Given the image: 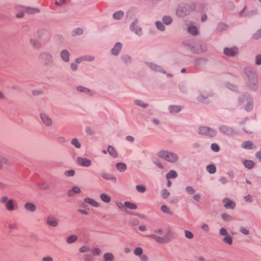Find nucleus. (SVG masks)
I'll return each mask as SVG.
<instances>
[{
  "label": "nucleus",
  "mask_w": 261,
  "mask_h": 261,
  "mask_svg": "<svg viewBox=\"0 0 261 261\" xmlns=\"http://www.w3.org/2000/svg\"><path fill=\"white\" fill-rule=\"evenodd\" d=\"M241 147L245 149L251 150L255 148V145L251 141H246L242 143Z\"/></svg>",
  "instance_id": "nucleus-29"
},
{
  "label": "nucleus",
  "mask_w": 261,
  "mask_h": 261,
  "mask_svg": "<svg viewBox=\"0 0 261 261\" xmlns=\"http://www.w3.org/2000/svg\"><path fill=\"white\" fill-rule=\"evenodd\" d=\"M177 173L173 170L169 171L166 175V177L168 179L175 178L177 177Z\"/></svg>",
  "instance_id": "nucleus-38"
},
{
  "label": "nucleus",
  "mask_w": 261,
  "mask_h": 261,
  "mask_svg": "<svg viewBox=\"0 0 261 261\" xmlns=\"http://www.w3.org/2000/svg\"><path fill=\"white\" fill-rule=\"evenodd\" d=\"M117 169L120 172L124 171L126 168V165L122 162L117 163L116 165Z\"/></svg>",
  "instance_id": "nucleus-42"
},
{
  "label": "nucleus",
  "mask_w": 261,
  "mask_h": 261,
  "mask_svg": "<svg viewBox=\"0 0 261 261\" xmlns=\"http://www.w3.org/2000/svg\"><path fill=\"white\" fill-rule=\"evenodd\" d=\"M158 156L159 158L171 163H176L179 159L178 155L176 153L166 150H162L159 151L158 152Z\"/></svg>",
  "instance_id": "nucleus-1"
},
{
  "label": "nucleus",
  "mask_w": 261,
  "mask_h": 261,
  "mask_svg": "<svg viewBox=\"0 0 261 261\" xmlns=\"http://www.w3.org/2000/svg\"><path fill=\"white\" fill-rule=\"evenodd\" d=\"M162 20L163 22L166 25H169L172 22V18L169 16H164Z\"/></svg>",
  "instance_id": "nucleus-48"
},
{
  "label": "nucleus",
  "mask_w": 261,
  "mask_h": 261,
  "mask_svg": "<svg viewBox=\"0 0 261 261\" xmlns=\"http://www.w3.org/2000/svg\"><path fill=\"white\" fill-rule=\"evenodd\" d=\"M84 201L85 202L90 204L91 205H92V206H93L94 207H98L99 206V204L98 202L96 201L93 199H92V198H85Z\"/></svg>",
  "instance_id": "nucleus-34"
},
{
  "label": "nucleus",
  "mask_w": 261,
  "mask_h": 261,
  "mask_svg": "<svg viewBox=\"0 0 261 261\" xmlns=\"http://www.w3.org/2000/svg\"><path fill=\"white\" fill-rule=\"evenodd\" d=\"M30 44L36 49H39L41 47L40 41L36 39L31 38L30 40Z\"/></svg>",
  "instance_id": "nucleus-33"
},
{
  "label": "nucleus",
  "mask_w": 261,
  "mask_h": 261,
  "mask_svg": "<svg viewBox=\"0 0 261 261\" xmlns=\"http://www.w3.org/2000/svg\"><path fill=\"white\" fill-rule=\"evenodd\" d=\"M136 188V190L141 193H144L146 190L145 186L143 185H137Z\"/></svg>",
  "instance_id": "nucleus-56"
},
{
  "label": "nucleus",
  "mask_w": 261,
  "mask_h": 261,
  "mask_svg": "<svg viewBox=\"0 0 261 261\" xmlns=\"http://www.w3.org/2000/svg\"><path fill=\"white\" fill-rule=\"evenodd\" d=\"M6 208L8 211H13L15 210V204L14 199L10 198L9 200L5 204Z\"/></svg>",
  "instance_id": "nucleus-28"
},
{
  "label": "nucleus",
  "mask_w": 261,
  "mask_h": 261,
  "mask_svg": "<svg viewBox=\"0 0 261 261\" xmlns=\"http://www.w3.org/2000/svg\"><path fill=\"white\" fill-rule=\"evenodd\" d=\"M77 162L78 164L82 167H88L91 165V161L85 158L79 157L77 159Z\"/></svg>",
  "instance_id": "nucleus-22"
},
{
  "label": "nucleus",
  "mask_w": 261,
  "mask_h": 261,
  "mask_svg": "<svg viewBox=\"0 0 261 261\" xmlns=\"http://www.w3.org/2000/svg\"><path fill=\"white\" fill-rule=\"evenodd\" d=\"M24 208L30 212H35L36 211V206L30 202H26L24 205Z\"/></svg>",
  "instance_id": "nucleus-31"
},
{
  "label": "nucleus",
  "mask_w": 261,
  "mask_h": 261,
  "mask_svg": "<svg viewBox=\"0 0 261 261\" xmlns=\"http://www.w3.org/2000/svg\"><path fill=\"white\" fill-rule=\"evenodd\" d=\"M134 103L138 106L142 108H146L148 106V104L144 102L142 100L140 99H135L134 100Z\"/></svg>",
  "instance_id": "nucleus-43"
},
{
  "label": "nucleus",
  "mask_w": 261,
  "mask_h": 261,
  "mask_svg": "<svg viewBox=\"0 0 261 261\" xmlns=\"http://www.w3.org/2000/svg\"><path fill=\"white\" fill-rule=\"evenodd\" d=\"M143 252V249L141 247H137L134 250V253L137 256H141Z\"/></svg>",
  "instance_id": "nucleus-60"
},
{
  "label": "nucleus",
  "mask_w": 261,
  "mask_h": 261,
  "mask_svg": "<svg viewBox=\"0 0 261 261\" xmlns=\"http://www.w3.org/2000/svg\"><path fill=\"white\" fill-rule=\"evenodd\" d=\"M261 38V29L258 30L253 36V38L257 40Z\"/></svg>",
  "instance_id": "nucleus-64"
},
{
  "label": "nucleus",
  "mask_w": 261,
  "mask_h": 261,
  "mask_svg": "<svg viewBox=\"0 0 261 261\" xmlns=\"http://www.w3.org/2000/svg\"><path fill=\"white\" fill-rule=\"evenodd\" d=\"M18 8L22 9V11H24L25 12L29 13V14H35L39 12V10L38 9L36 8H33L31 7H22L21 6H19L18 7Z\"/></svg>",
  "instance_id": "nucleus-27"
},
{
  "label": "nucleus",
  "mask_w": 261,
  "mask_h": 261,
  "mask_svg": "<svg viewBox=\"0 0 261 261\" xmlns=\"http://www.w3.org/2000/svg\"><path fill=\"white\" fill-rule=\"evenodd\" d=\"M146 237H148V238H152V239H154L156 242L162 244V241H161L162 239H161V237L156 236L153 233L147 234L146 236Z\"/></svg>",
  "instance_id": "nucleus-50"
},
{
  "label": "nucleus",
  "mask_w": 261,
  "mask_h": 261,
  "mask_svg": "<svg viewBox=\"0 0 261 261\" xmlns=\"http://www.w3.org/2000/svg\"><path fill=\"white\" fill-rule=\"evenodd\" d=\"M41 121L47 127L51 126L53 124V120L50 116L46 113H41L39 114Z\"/></svg>",
  "instance_id": "nucleus-15"
},
{
  "label": "nucleus",
  "mask_w": 261,
  "mask_h": 261,
  "mask_svg": "<svg viewBox=\"0 0 261 261\" xmlns=\"http://www.w3.org/2000/svg\"><path fill=\"white\" fill-rule=\"evenodd\" d=\"M228 25H227L226 24H225L224 23L221 22L218 24V26L217 28V30L218 32H221V31L226 30L228 29Z\"/></svg>",
  "instance_id": "nucleus-47"
},
{
  "label": "nucleus",
  "mask_w": 261,
  "mask_h": 261,
  "mask_svg": "<svg viewBox=\"0 0 261 261\" xmlns=\"http://www.w3.org/2000/svg\"><path fill=\"white\" fill-rule=\"evenodd\" d=\"M60 58L65 63H68L70 60V54L66 49H63L60 53Z\"/></svg>",
  "instance_id": "nucleus-18"
},
{
  "label": "nucleus",
  "mask_w": 261,
  "mask_h": 261,
  "mask_svg": "<svg viewBox=\"0 0 261 261\" xmlns=\"http://www.w3.org/2000/svg\"><path fill=\"white\" fill-rule=\"evenodd\" d=\"M138 23V20L137 19H134L130 24V31L135 33L137 35L140 37L143 34L142 29L141 27L137 25Z\"/></svg>",
  "instance_id": "nucleus-10"
},
{
  "label": "nucleus",
  "mask_w": 261,
  "mask_h": 261,
  "mask_svg": "<svg viewBox=\"0 0 261 261\" xmlns=\"http://www.w3.org/2000/svg\"><path fill=\"white\" fill-rule=\"evenodd\" d=\"M105 261H112L114 259V255L110 252L106 253L103 256Z\"/></svg>",
  "instance_id": "nucleus-45"
},
{
  "label": "nucleus",
  "mask_w": 261,
  "mask_h": 261,
  "mask_svg": "<svg viewBox=\"0 0 261 261\" xmlns=\"http://www.w3.org/2000/svg\"><path fill=\"white\" fill-rule=\"evenodd\" d=\"M173 237V234L170 229H168L166 234L163 237H161L162 244L168 243Z\"/></svg>",
  "instance_id": "nucleus-24"
},
{
  "label": "nucleus",
  "mask_w": 261,
  "mask_h": 261,
  "mask_svg": "<svg viewBox=\"0 0 261 261\" xmlns=\"http://www.w3.org/2000/svg\"><path fill=\"white\" fill-rule=\"evenodd\" d=\"M192 11V6L185 3L179 5L176 10V15L181 18H183L190 14Z\"/></svg>",
  "instance_id": "nucleus-5"
},
{
  "label": "nucleus",
  "mask_w": 261,
  "mask_h": 261,
  "mask_svg": "<svg viewBox=\"0 0 261 261\" xmlns=\"http://www.w3.org/2000/svg\"><path fill=\"white\" fill-rule=\"evenodd\" d=\"M168 109L170 113H177L181 110V107L177 105H170Z\"/></svg>",
  "instance_id": "nucleus-32"
},
{
  "label": "nucleus",
  "mask_w": 261,
  "mask_h": 261,
  "mask_svg": "<svg viewBox=\"0 0 261 261\" xmlns=\"http://www.w3.org/2000/svg\"><path fill=\"white\" fill-rule=\"evenodd\" d=\"M197 133L209 138H214L218 134V131L216 129L205 125L200 126L198 128Z\"/></svg>",
  "instance_id": "nucleus-4"
},
{
  "label": "nucleus",
  "mask_w": 261,
  "mask_h": 261,
  "mask_svg": "<svg viewBox=\"0 0 261 261\" xmlns=\"http://www.w3.org/2000/svg\"><path fill=\"white\" fill-rule=\"evenodd\" d=\"M38 58L45 66H50L53 65L54 62L53 56L48 51H42L40 53Z\"/></svg>",
  "instance_id": "nucleus-7"
},
{
  "label": "nucleus",
  "mask_w": 261,
  "mask_h": 261,
  "mask_svg": "<svg viewBox=\"0 0 261 261\" xmlns=\"http://www.w3.org/2000/svg\"><path fill=\"white\" fill-rule=\"evenodd\" d=\"M81 192V189L77 187H73L72 189L68 191V195L69 196H72L75 194H78Z\"/></svg>",
  "instance_id": "nucleus-36"
},
{
  "label": "nucleus",
  "mask_w": 261,
  "mask_h": 261,
  "mask_svg": "<svg viewBox=\"0 0 261 261\" xmlns=\"http://www.w3.org/2000/svg\"><path fill=\"white\" fill-rule=\"evenodd\" d=\"M214 93L211 90H206L199 92L197 99L202 103L207 102V99L213 96Z\"/></svg>",
  "instance_id": "nucleus-9"
},
{
  "label": "nucleus",
  "mask_w": 261,
  "mask_h": 261,
  "mask_svg": "<svg viewBox=\"0 0 261 261\" xmlns=\"http://www.w3.org/2000/svg\"><path fill=\"white\" fill-rule=\"evenodd\" d=\"M206 61L207 60L204 58H196L193 61V65L196 68L200 69L204 66Z\"/></svg>",
  "instance_id": "nucleus-19"
},
{
  "label": "nucleus",
  "mask_w": 261,
  "mask_h": 261,
  "mask_svg": "<svg viewBox=\"0 0 261 261\" xmlns=\"http://www.w3.org/2000/svg\"><path fill=\"white\" fill-rule=\"evenodd\" d=\"M185 191L187 194L189 195H192L194 194L195 193L196 190L192 186H188L186 187Z\"/></svg>",
  "instance_id": "nucleus-55"
},
{
  "label": "nucleus",
  "mask_w": 261,
  "mask_h": 261,
  "mask_svg": "<svg viewBox=\"0 0 261 261\" xmlns=\"http://www.w3.org/2000/svg\"><path fill=\"white\" fill-rule=\"evenodd\" d=\"M184 232H185V237L189 239H192L194 238L193 233L192 232H191L190 231L186 230H185Z\"/></svg>",
  "instance_id": "nucleus-63"
},
{
  "label": "nucleus",
  "mask_w": 261,
  "mask_h": 261,
  "mask_svg": "<svg viewBox=\"0 0 261 261\" xmlns=\"http://www.w3.org/2000/svg\"><path fill=\"white\" fill-rule=\"evenodd\" d=\"M180 91L183 93H186L187 92V86L184 83H181L178 85Z\"/></svg>",
  "instance_id": "nucleus-57"
},
{
  "label": "nucleus",
  "mask_w": 261,
  "mask_h": 261,
  "mask_svg": "<svg viewBox=\"0 0 261 261\" xmlns=\"http://www.w3.org/2000/svg\"><path fill=\"white\" fill-rule=\"evenodd\" d=\"M223 203H224V206L227 209H233L236 206V203L228 198L224 199Z\"/></svg>",
  "instance_id": "nucleus-25"
},
{
  "label": "nucleus",
  "mask_w": 261,
  "mask_h": 261,
  "mask_svg": "<svg viewBox=\"0 0 261 261\" xmlns=\"http://www.w3.org/2000/svg\"><path fill=\"white\" fill-rule=\"evenodd\" d=\"M223 54L228 57H234L239 53V48L236 46L226 47L223 49Z\"/></svg>",
  "instance_id": "nucleus-11"
},
{
  "label": "nucleus",
  "mask_w": 261,
  "mask_h": 261,
  "mask_svg": "<svg viewBox=\"0 0 261 261\" xmlns=\"http://www.w3.org/2000/svg\"><path fill=\"white\" fill-rule=\"evenodd\" d=\"M55 39L56 41H57L58 43H62L64 42V37L60 35H56L55 36Z\"/></svg>",
  "instance_id": "nucleus-59"
},
{
  "label": "nucleus",
  "mask_w": 261,
  "mask_h": 261,
  "mask_svg": "<svg viewBox=\"0 0 261 261\" xmlns=\"http://www.w3.org/2000/svg\"><path fill=\"white\" fill-rule=\"evenodd\" d=\"M219 233L221 236L225 237L222 240L224 243L228 245H231L232 244V237L228 233L226 228L223 227L220 228Z\"/></svg>",
  "instance_id": "nucleus-12"
},
{
  "label": "nucleus",
  "mask_w": 261,
  "mask_h": 261,
  "mask_svg": "<svg viewBox=\"0 0 261 261\" xmlns=\"http://www.w3.org/2000/svg\"><path fill=\"white\" fill-rule=\"evenodd\" d=\"M76 90L79 92L87 95L92 96L93 95V92L91 89L82 85L78 86L76 87Z\"/></svg>",
  "instance_id": "nucleus-23"
},
{
  "label": "nucleus",
  "mask_w": 261,
  "mask_h": 261,
  "mask_svg": "<svg viewBox=\"0 0 261 261\" xmlns=\"http://www.w3.org/2000/svg\"><path fill=\"white\" fill-rule=\"evenodd\" d=\"M211 148L215 152H218L220 150V147L217 143H212L211 146Z\"/></svg>",
  "instance_id": "nucleus-61"
},
{
  "label": "nucleus",
  "mask_w": 261,
  "mask_h": 261,
  "mask_svg": "<svg viewBox=\"0 0 261 261\" xmlns=\"http://www.w3.org/2000/svg\"><path fill=\"white\" fill-rule=\"evenodd\" d=\"M244 166L249 169L253 168L255 166V163L251 160H246L244 162Z\"/></svg>",
  "instance_id": "nucleus-40"
},
{
  "label": "nucleus",
  "mask_w": 261,
  "mask_h": 261,
  "mask_svg": "<svg viewBox=\"0 0 261 261\" xmlns=\"http://www.w3.org/2000/svg\"><path fill=\"white\" fill-rule=\"evenodd\" d=\"M245 8H246V7H245L240 12V16L243 17V16H245L250 17V16H252L254 15L257 14V11L256 10H253L250 11L246 14L244 15V12Z\"/></svg>",
  "instance_id": "nucleus-35"
},
{
  "label": "nucleus",
  "mask_w": 261,
  "mask_h": 261,
  "mask_svg": "<svg viewBox=\"0 0 261 261\" xmlns=\"http://www.w3.org/2000/svg\"><path fill=\"white\" fill-rule=\"evenodd\" d=\"M206 171L210 174H214L216 171V166L214 164H211L207 166Z\"/></svg>",
  "instance_id": "nucleus-49"
},
{
  "label": "nucleus",
  "mask_w": 261,
  "mask_h": 261,
  "mask_svg": "<svg viewBox=\"0 0 261 261\" xmlns=\"http://www.w3.org/2000/svg\"><path fill=\"white\" fill-rule=\"evenodd\" d=\"M219 130L222 134L228 137H232L236 134L234 127L224 124L219 125Z\"/></svg>",
  "instance_id": "nucleus-8"
},
{
  "label": "nucleus",
  "mask_w": 261,
  "mask_h": 261,
  "mask_svg": "<svg viewBox=\"0 0 261 261\" xmlns=\"http://www.w3.org/2000/svg\"><path fill=\"white\" fill-rule=\"evenodd\" d=\"M124 13L121 11H117L113 14V18L115 19L119 20L123 16Z\"/></svg>",
  "instance_id": "nucleus-54"
},
{
  "label": "nucleus",
  "mask_w": 261,
  "mask_h": 261,
  "mask_svg": "<svg viewBox=\"0 0 261 261\" xmlns=\"http://www.w3.org/2000/svg\"><path fill=\"white\" fill-rule=\"evenodd\" d=\"M100 198L102 201L106 203H109L111 201V197L105 193L100 194Z\"/></svg>",
  "instance_id": "nucleus-52"
},
{
  "label": "nucleus",
  "mask_w": 261,
  "mask_h": 261,
  "mask_svg": "<svg viewBox=\"0 0 261 261\" xmlns=\"http://www.w3.org/2000/svg\"><path fill=\"white\" fill-rule=\"evenodd\" d=\"M84 30L82 28H77L73 29L71 32V35L72 36L75 37L76 36H80L83 34Z\"/></svg>",
  "instance_id": "nucleus-37"
},
{
  "label": "nucleus",
  "mask_w": 261,
  "mask_h": 261,
  "mask_svg": "<svg viewBox=\"0 0 261 261\" xmlns=\"http://www.w3.org/2000/svg\"><path fill=\"white\" fill-rule=\"evenodd\" d=\"M244 72L247 77V80L258 78L255 70L251 67H245L244 68Z\"/></svg>",
  "instance_id": "nucleus-14"
},
{
  "label": "nucleus",
  "mask_w": 261,
  "mask_h": 261,
  "mask_svg": "<svg viewBox=\"0 0 261 261\" xmlns=\"http://www.w3.org/2000/svg\"><path fill=\"white\" fill-rule=\"evenodd\" d=\"M84 61L93 62L95 60V58L92 55H83L82 56Z\"/></svg>",
  "instance_id": "nucleus-53"
},
{
  "label": "nucleus",
  "mask_w": 261,
  "mask_h": 261,
  "mask_svg": "<svg viewBox=\"0 0 261 261\" xmlns=\"http://www.w3.org/2000/svg\"><path fill=\"white\" fill-rule=\"evenodd\" d=\"M123 45L120 42H116L111 49V54L114 56H118L122 49Z\"/></svg>",
  "instance_id": "nucleus-17"
},
{
  "label": "nucleus",
  "mask_w": 261,
  "mask_h": 261,
  "mask_svg": "<svg viewBox=\"0 0 261 261\" xmlns=\"http://www.w3.org/2000/svg\"><path fill=\"white\" fill-rule=\"evenodd\" d=\"M101 176L103 178L106 180H111L114 182L117 181V178L112 174L103 172L101 173Z\"/></svg>",
  "instance_id": "nucleus-30"
},
{
  "label": "nucleus",
  "mask_w": 261,
  "mask_h": 261,
  "mask_svg": "<svg viewBox=\"0 0 261 261\" xmlns=\"http://www.w3.org/2000/svg\"><path fill=\"white\" fill-rule=\"evenodd\" d=\"M247 87L250 90L256 91L258 87V78L247 80Z\"/></svg>",
  "instance_id": "nucleus-16"
},
{
  "label": "nucleus",
  "mask_w": 261,
  "mask_h": 261,
  "mask_svg": "<svg viewBox=\"0 0 261 261\" xmlns=\"http://www.w3.org/2000/svg\"><path fill=\"white\" fill-rule=\"evenodd\" d=\"M121 62L125 65H129L133 63L132 56L127 54H123L120 56Z\"/></svg>",
  "instance_id": "nucleus-20"
},
{
  "label": "nucleus",
  "mask_w": 261,
  "mask_h": 261,
  "mask_svg": "<svg viewBox=\"0 0 261 261\" xmlns=\"http://www.w3.org/2000/svg\"><path fill=\"white\" fill-rule=\"evenodd\" d=\"M161 209L162 211H163L165 213L169 214L170 215H171L172 214V212L170 211L169 207H168L165 205H163L161 206Z\"/></svg>",
  "instance_id": "nucleus-58"
},
{
  "label": "nucleus",
  "mask_w": 261,
  "mask_h": 261,
  "mask_svg": "<svg viewBox=\"0 0 261 261\" xmlns=\"http://www.w3.org/2000/svg\"><path fill=\"white\" fill-rule=\"evenodd\" d=\"M184 44L185 46H189L191 51L196 54H201L205 52L207 50L206 45L201 42H198L193 46L191 45V42L190 41L185 42Z\"/></svg>",
  "instance_id": "nucleus-6"
},
{
  "label": "nucleus",
  "mask_w": 261,
  "mask_h": 261,
  "mask_svg": "<svg viewBox=\"0 0 261 261\" xmlns=\"http://www.w3.org/2000/svg\"><path fill=\"white\" fill-rule=\"evenodd\" d=\"M108 152L113 157H117V153L116 150L111 145H109L107 149Z\"/></svg>",
  "instance_id": "nucleus-39"
},
{
  "label": "nucleus",
  "mask_w": 261,
  "mask_h": 261,
  "mask_svg": "<svg viewBox=\"0 0 261 261\" xmlns=\"http://www.w3.org/2000/svg\"><path fill=\"white\" fill-rule=\"evenodd\" d=\"M238 102L239 104L244 103V109L247 112H251L253 109V99L248 94L240 95Z\"/></svg>",
  "instance_id": "nucleus-2"
},
{
  "label": "nucleus",
  "mask_w": 261,
  "mask_h": 261,
  "mask_svg": "<svg viewBox=\"0 0 261 261\" xmlns=\"http://www.w3.org/2000/svg\"><path fill=\"white\" fill-rule=\"evenodd\" d=\"M221 217L225 221H232L234 220V218L233 217L227 213L222 214L221 215Z\"/></svg>",
  "instance_id": "nucleus-44"
},
{
  "label": "nucleus",
  "mask_w": 261,
  "mask_h": 261,
  "mask_svg": "<svg viewBox=\"0 0 261 261\" xmlns=\"http://www.w3.org/2000/svg\"><path fill=\"white\" fill-rule=\"evenodd\" d=\"M161 195L163 198H167L170 195V192L166 189H163L161 192Z\"/></svg>",
  "instance_id": "nucleus-62"
},
{
  "label": "nucleus",
  "mask_w": 261,
  "mask_h": 261,
  "mask_svg": "<svg viewBox=\"0 0 261 261\" xmlns=\"http://www.w3.org/2000/svg\"><path fill=\"white\" fill-rule=\"evenodd\" d=\"M187 31L191 35L193 36H197L198 34V31L197 27L194 25L192 22L188 23L187 24Z\"/></svg>",
  "instance_id": "nucleus-21"
},
{
  "label": "nucleus",
  "mask_w": 261,
  "mask_h": 261,
  "mask_svg": "<svg viewBox=\"0 0 261 261\" xmlns=\"http://www.w3.org/2000/svg\"><path fill=\"white\" fill-rule=\"evenodd\" d=\"M46 224L52 227H56L58 225V222L54 216H49L46 219Z\"/></svg>",
  "instance_id": "nucleus-26"
},
{
  "label": "nucleus",
  "mask_w": 261,
  "mask_h": 261,
  "mask_svg": "<svg viewBox=\"0 0 261 261\" xmlns=\"http://www.w3.org/2000/svg\"><path fill=\"white\" fill-rule=\"evenodd\" d=\"M116 205L122 211L125 212L128 214L138 215L135 212L127 211V209L136 210L138 208L137 205L134 203H132L129 201H125L124 203H122L119 201H116Z\"/></svg>",
  "instance_id": "nucleus-3"
},
{
  "label": "nucleus",
  "mask_w": 261,
  "mask_h": 261,
  "mask_svg": "<svg viewBox=\"0 0 261 261\" xmlns=\"http://www.w3.org/2000/svg\"><path fill=\"white\" fill-rule=\"evenodd\" d=\"M71 144L76 148H80L81 147V144L76 138H74L71 140Z\"/></svg>",
  "instance_id": "nucleus-51"
},
{
  "label": "nucleus",
  "mask_w": 261,
  "mask_h": 261,
  "mask_svg": "<svg viewBox=\"0 0 261 261\" xmlns=\"http://www.w3.org/2000/svg\"><path fill=\"white\" fill-rule=\"evenodd\" d=\"M145 64L151 70L161 72L164 74L166 73V71L161 66L151 62H145Z\"/></svg>",
  "instance_id": "nucleus-13"
},
{
  "label": "nucleus",
  "mask_w": 261,
  "mask_h": 261,
  "mask_svg": "<svg viewBox=\"0 0 261 261\" xmlns=\"http://www.w3.org/2000/svg\"><path fill=\"white\" fill-rule=\"evenodd\" d=\"M77 240V237L76 235H71L66 238V242L70 244L75 243Z\"/></svg>",
  "instance_id": "nucleus-46"
},
{
  "label": "nucleus",
  "mask_w": 261,
  "mask_h": 261,
  "mask_svg": "<svg viewBox=\"0 0 261 261\" xmlns=\"http://www.w3.org/2000/svg\"><path fill=\"white\" fill-rule=\"evenodd\" d=\"M155 25L157 29L160 31H164L166 27L164 25V23L160 21H156L155 22Z\"/></svg>",
  "instance_id": "nucleus-41"
}]
</instances>
